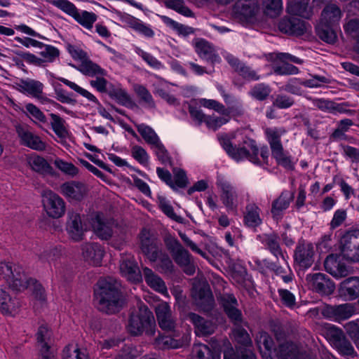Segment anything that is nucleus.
Here are the masks:
<instances>
[{"mask_svg":"<svg viewBox=\"0 0 359 359\" xmlns=\"http://www.w3.org/2000/svg\"><path fill=\"white\" fill-rule=\"evenodd\" d=\"M93 304L102 313H118L126 304L121 282L112 276L100 277L93 286Z\"/></svg>","mask_w":359,"mask_h":359,"instance_id":"f257e3e1","label":"nucleus"},{"mask_svg":"<svg viewBox=\"0 0 359 359\" xmlns=\"http://www.w3.org/2000/svg\"><path fill=\"white\" fill-rule=\"evenodd\" d=\"M220 144L229 156L237 162L248 160L255 165L262 163L259 147L255 140L251 138L245 137L237 147H233L226 137L220 139Z\"/></svg>","mask_w":359,"mask_h":359,"instance_id":"f03ea898","label":"nucleus"},{"mask_svg":"<svg viewBox=\"0 0 359 359\" xmlns=\"http://www.w3.org/2000/svg\"><path fill=\"white\" fill-rule=\"evenodd\" d=\"M156 321L153 313L146 305L141 304L130 315L127 330L133 336L143 332L151 336L155 334Z\"/></svg>","mask_w":359,"mask_h":359,"instance_id":"7ed1b4c3","label":"nucleus"},{"mask_svg":"<svg viewBox=\"0 0 359 359\" xmlns=\"http://www.w3.org/2000/svg\"><path fill=\"white\" fill-rule=\"evenodd\" d=\"M1 277L13 290L22 291L29 287H33V294L41 302L46 301L45 290L36 280L27 278L24 272L20 271H2Z\"/></svg>","mask_w":359,"mask_h":359,"instance_id":"20e7f679","label":"nucleus"},{"mask_svg":"<svg viewBox=\"0 0 359 359\" xmlns=\"http://www.w3.org/2000/svg\"><path fill=\"white\" fill-rule=\"evenodd\" d=\"M191 297L198 311L208 316H212L215 302L210 286L207 281L194 283L191 289Z\"/></svg>","mask_w":359,"mask_h":359,"instance_id":"39448f33","label":"nucleus"},{"mask_svg":"<svg viewBox=\"0 0 359 359\" xmlns=\"http://www.w3.org/2000/svg\"><path fill=\"white\" fill-rule=\"evenodd\" d=\"M216 184L221 191L220 199L228 211H236L243 203L242 191L238 190L231 181L222 175L217 177Z\"/></svg>","mask_w":359,"mask_h":359,"instance_id":"423d86ee","label":"nucleus"},{"mask_svg":"<svg viewBox=\"0 0 359 359\" xmlns=\"http://www.w3.org/2000/svg\"><path fill=\"white\" fill-rule=\"evenodd\" d=\"M138 237L141 252L151 262H155L157 260V236L155 231L143 227Z\"/></svg>","mask_w":359,"mask_h":359,"instance_id":"0eeeda50","label":"nucleus"},{"mask_svg":"<svg viewBox=\"0 0 359 359\" xmlns=\"http://www.w3.org/2000/svg\"><path fill=\"white\" fill-rule=\"evenodd\" d=\"M43 208L48 215L53 218H60L65 212V203L56 193L47 190L42 194Z\"/></svg>","mask_w":359,"mask_h":359,"instance_id":"6e6552de","label":"nucleus"},{"mask_svg":"<svg viewBox=\"0 0 359 359\" xmlns=\"http://www.w3.org/2000/svg\"><path fill=\"white\" fill-rule=\"evenodd\" d=\"M189 111L191 118L196 121L198 125L204 123L208 129L212 130H217L229 121L227 111L226 114L222 116H217L215 115H206L201 109L195 107L190 106Z\"/></svg>","mask_w":359,"mask_h":359,"instance_id":"1a4fd4ad","label":"nucleus"},{"mask_svg":"<svg viewBox=\"0 0 359 359\" xmlns=\"http://www.w3.org/2000/svg\"><path fill=\"white\" fill-rule=\"evenodd\" d=\"M13 53L22 60H25L27 62L39 67L43 66V63L46 62H53L55 59L60 55V50L50 45L46 46L45 50L39 53V54L46 59L37 57L32 53L22 52L21 50H13Z\"/></svg>","mask_w":359,"mask_h":359,"instance_id":"9d476101","label":"nucleus"},{"mask_svg":"<svg viewBox=\"0 0 359 359\" xmlns=\"http://www.w3.org/2000/svg\"><path fill=\"white\" fill-rule=\"evenodd\" d=\"M258 11L256 0H238L232 8V15L241 21H248L255 17Z\"/></svg>","mask_w":359,"mask_h":359,"instance_id":"9b49d317","label":"nucleus"},{"mask_svg":"<svg viewBox=\"0 0 359 359\" xmlns=\"http://www.w3.org/2000/svg\"><path fill=\"white\" fill-rule=\"evenodd\" d=\"M354 313V307L350 304L337 306L326 305L322 310V315L325 318L337 323L348 319Z\"/></svg>","mask_w":359,"mask_h":359,"instance_id":"f8f14e48","label":"nucleus"},{"mask_svg":"<svg viewBox=\"0 0 359 359\" xmlns=\"http://www.w3.org/2000/svg\"><path fill=\"white\" fill-rule=\"evenodd\" d=\"M174 177L168 170L158 168V177L172 189L184 188L188 184L185 171L181 168H174Z\"/></svg>","mask_w":359,"mask_h":359,"instance_id":"ddd939ff","label":"nucleus"},{"mask_svg":"<svg viewBox=\"0 0 359 359\" xmlns=\"http://www.w3.org/2000/svg\"><path fill=\"white\" fill-rule=\"evenodd\" d=\"M329 334L341 355L346 356L354 355V348L346 339L341 329L332 325L329 330Z\"/></svg>","mask_w":359,"mask_h":359,"instance_id":"4468645a","label":"nucleus"},{"mask_svg":"<svg viewBox=\"0 0 359 359\" xmlns=\"http://www.w3.org/2000/svg\"><path fill=\"white\" fill-rule=\"evenodd\" d=\"M60 189L66 197L76 202L81 201L88 191L85 184L76 181L65 182L61 185Z\"/></svg>","mask_w":359,"mask_h":359,"instance_id":"2eb2a0df","label":"nucleus"},{"mask_svg":"<svg viewBox=\"0 0 359 359\" xmlns=\"http://www.w3.org/2000/svg\"><path fill=\"white\" fill-rule=\"evenodd\" d=\"M313 246L304 241L298 244L294 252V261L299 266L309 268L313 262Z\"/></svg>","mask_w":359,"mask_h":359,"instance_id":"dca6fc26","label":"nucleus"},{"mask_svg":"<svg viewBox=\"0 0 359 359\" xmlns=\"http://www.w3.org/2000/svg\"><path fill=\"white\" fill-rule=\"evenodd\" d=\"M165 243L173 259L179 266H186L190 263V254L177 240L168 238L165 240Z\"/></svg>","mask_w":359,"mask_h":359,"instance_id":"f3484780","label":"nucleus"},{"mask_svg":"<svg viewBox=\"0 0 359 359\" xmlns=\"http://www.w3.org/2000/svg\"><path fill=\"white\" fill-rule=\"evenodd\" d=\"M69 219L67 222V230L75 241L83 239V232L86 230V224L83 223L80 214L69 212Z\"/></svg>","mask_w":359,"mask_h":359,"instance_id":"a211bd4d","label":"nucleus"},{"mask_svg":"<svg viewBox=\"0 0 359 359\" xmlns=\"http://www.w3.org/2000/svg\"><path fill=\"white\" fill-rule=\"evenodd\" d=\"M82 254L84 259L94 267H97L104 255V250L97 243H86L82 246Z\"/></svg>","mask_w":359,"mask_h":359,"instance_id":"6ab92c4d","label":"nucleus"},{"mask_svg":"<svg viewBox=\"0 0 359 359\" xmlns=\"http://www.w3.org/2000/svg\"><path fill=\"white\" fill-rule=\"evenodd\" d=\"M16 132L22 145L37 151H43L46 149V144L41 140L40 137L25 129L24 127L17 126Z\"/></svg>","mask_w":359,"mask_h":359,"instance_id":"aec40b11","label":"nucleus"},{"mask_svg":"<svg viewBox=\"0 0 359 359\" xmlns=\"http://www.w3.org/2000/svg\"><path fill=\"white\" fill-rule=\"evenodd\" d=\"M176 323L172 318L170 306L161 302L158 303V327L168 333L176 332Z\"/></svg>","mask_w":359,"mask_h":359,"instance_id":"412c9836","label":"nucleus"},{"mask_svg":"<svg viewBox=\"0 0 359 359\" xmlns=\"http://www.w3.org/2000/svg\"><path fill=\"white\" fill-rule=\"evenodd\" d=\"M278 359H302L303 353L292 341H285L278 344L276 349Z\"/></svg>","mask_w":359,"mask_h":359,"instance_id":"4be33fe9","label":"nucleus"},{"mask_svg":"<svg viewBox=\"0 0 359 359\" xmlns=\"http://www.w3.org/2000/svg\"><path fill=\"white\" fill-rule=\"evenodd\" d=\"M280 32L290 35L299 36L304 33L306 25L303 20L297 18H284L278 24Z\"/></svg>","mask_w":359,"mask_h":359,"instance_id":"5701e85b","label":"nucleus"},{"mask_svg":"<svg viewBox=\"0 0 359 359\" xmlns=\"http://www.w3.org/2000/svg\"><path fill=\"white\" fill-rule=\"evenodd\" d=\"M339 294L348 300H355L359 297V277L346 278L340 284Z\"/></svg>","mask_w":359,"mask_h":359,"instance_id":"b1692460","label":"nucleus"},{"mask_svg":"<svg viewBox=\"0 0 359 359\" xmlns=\"http://www.w3.org/2000/svg\"><path fill=\"white\" fill-rule=\"evenodd\" d=\"M294 198V194L289 191H283L281 194L273 201L271 205V214L275 219L282 217L284 210L288 208Z\"/></svg>","mask_w":359,"mask_h":359,"instance_id":"393cba45","label":"nucleus"},{"mask_svg":"<svg viewBox=\"0 0 359 359\" xmlns=\"http://www.w3.org/2000/svg\"><path fill=\"white\" fill-rule=\"evenodd\" d=\"M189 317L190 321L194 325L197 334L208 336L214 332V327L211 321L195 313H189Z\"/></svg>","mask_w":359,"mask_h":359,"instance_id":"a878e982","label":"nucleus"},{"mask_svg":"<svg viewBox=\"0 0 359 359\" xmlns=\"http://www.w3.org/2000/svg\"><path fill=\"white\" fill-rule=\"evenodd\" d=\"M29 164L32 169L41 175H50L55 177L57 175L53 168L48 163V161L40 156H36L30 158Z\"/></svg>","mask_w":359,"mask_h":359,"instance_id":"bb28decb","label":"nucleus"},{"mask_svg":"<svg viewBox=\"0 0 359 359\" xmlns=\"http://www.w3.org/2000/svg\"><path fill=\"white\" fill-rule=\"evenodd\" d=\"M359 245V230L354 229L346 232L340 239V250L344 257Z\"/></svg>","mask_w":359,"mask_h":359,"instance_id":"cd10ccee","label":"nucleus"},{"mask_svg":"<svg viewBox=\"0 0 359 359\" xmlns=\"http://www.w3.org/2000/svg\"><path fill=\"white\" fill-rule=\"evenodd\" d=\"M341 15V11L337 6H327L322 12L320 24L321 26L331 27L339 21Z\"/></svg>","mask_w":359,"mask_h":359,"instance_id":"c85d7f7f","label":"nucleus"},{"mask_svg":"<svg viewBox=\"0 0 359 359\" xmlns=\"http://www.w3.org/2000/svg\"><path fill=\"white\" fill-rule=\"evenodd\" d=\"M20 307L19 300L16 297H12L8 292L0 290V311L5 314H11Z\"/></svg>","mask_w":359,"mask_h":359,"instance_id":"c756f323","label":"nucleus"},{"mask_svg":"<svg viewBox=\"0 0 359 359\" xmlns=\"http://www.w3.org/2000/svg\"><path fill=\"white\" fill-rule=\"evenodd\" d=\"M261 210L255 203H250L245 208L244 224L250 228H255L262 223Z\"/></svg>","mask_w":359,"mask_h":359,"instance_id":"7c9ffc66","label":"nucleus"},{"mask_svg":"<svg viewBox=\"0 0 359 359\" xmlns=\"http://www.w3.org/2000/svg\"><path fill=\"white\" fill-rule=\"evenodd\" d=\"M308 4L309 0H290L287 4V11L290 14L309 18L312 11Z\"/></svg>","mask_w":359,"mask_h":359,"instance_id":"2f4dec72","label":"nucleus"},{"mask_svg":"<svg viewBox=\"0 0 359 359\" xmlns=\"http://www.w3.org/2000/svg\"><path fill=\"white\" fill-rule=\"evenodd\" d=\"M285 133V130L282 128H267L265 129L264 133L271 152L283 148L280 138Z\"/></svg>","mask_w":359,"mask_h":359,"instance_id":"473e14b6","label":"nucleus"},{"mask_svg":"<svg viewBox=\"0 0 359 359\" xmlns=\"http://www.w3.org/2000/svg\"><path fill=\"white\" fill-rule=\"evenodd\" d=\"M313 285L316 291L323 294H330L332 293L334 285L326 275L316 273L313 276Z\"/></svg>","mask_w":359,"mask_h":359,"instance_id":"72a5a7b5","label":"nucleus"},{"mask_svg":"<svg viewBox=\"0 0 359 359\" xmlns=\"http://www.w3.org/2000/svg\"><path fill=\"white\" fill-rule=\"evenodd\" d=\"M180 337V332L177 331L169 334H161L158 331V348L162 349H175L182 347L181 340L176 339Z\"/></svg>","mask_w":359,"mask_h":359,"instance_id":"f704fd0d","label":"nucleus"},{"mask_svg":"<svg viewBox=\"0 0 359 359\" xmlns=\"http://www.w3.org/2000/svg\"><path fill=\"white\" fill-rule=\"evenodd\" d=\"M70 65L86 76H94L95 75H106V71L101 68L97 64L89 60L88 57L83 60L79 67H76L74 65Z\"/></svg>","mask_w":359,"mask_h":359,"instance_id":"c9c22d12","label":"nucleus"},{"mask_svg":"<svg viewBox=\"0 0 359 359\" xmlns=\"http://www.w3.org/2000/svg\"><path fill=\"white\" fill-rule=\"evenodd\" d=\"M224 359H257L255 354L250 349L245 348H236L232 346L224 351Z\"/></svg>","mask_w":359,"mask_h":359,"instance_id":"e433bc0d","label":"nucleus"},{"mask_svg":"<svg viewBox=\"0 0 359 359\" xmlns=\"http://www.w3.org/2000/svg\"><path fill=\"white\" fill-rule=\"evenodd\" d=\"M158 2L185 17L194 16V13L187 6L183 0H158Z\"/></svg>","mask_w":359,"mask_h":359,"instance_id":"4c0bfd02","label":"nucleus"},{"mask_svg":"<svg viewBox=\"0 0 359 359\" xmlns=\"http://www.w3.org/2000/svg\"><path fill=\"white\" fill-rule=\"evenodd\" d=\"M256 343L259 348H261L262 345L269 355H271L273 351L276 352L277 347L275 346L274 341L271 336L266 331L262 330L257 333Z\"/></svg>","mask_w":359,"mask_h":359,"instance_id":"58836bf2","label":"nucleus"},{"mask_svg":"<svg viewBox=\"0 0 359 359\" xmlns=\"http://www.w3.org/2000/svg\"><path fill=\"white\" fill-rule=\"evenodd\" d=\"M36 336L37 343L40 346L39 349H43V348L46 349L53 348L50 345L52 332L46 325H41L38 329Z\"/></svg>","mask_w":359,"mask_h":359,"instance_id":"ea45409f","label":"nucleus"},{"mask_svg":"<svg viewBox=\"0 0 359 359\" xmlns=\"http://www.w3.org/2000/svg\"><path fill=\"white\" fill-rule=\"evenodd\" d=\"M158 208L171 220L180 224L184 223V219L175 213L170 202L165 198H158Z\"/></svg>","mask_w":359,"mask_h":359,"instance_id":"a19ab883","label":"nucleus"},{"mask_svg":"<svg viewBox=\"0 0 359 359\" xmlns=\"http://www.w3.org/2000/svg\"><path fill=\"white\" fill-rule=\"evenodd\" d=\"M110 97L115 100L119 104L128 108L134 109L137 107L136 103L132 100L127 92L122 88H118L116 92H111Z\"/></svg>","mask_w":359,"mask_h":359,"instance_id":"79ce46f5","label":"nucleus"},{"mask_svg":"<svg viewBox=\"0 0 359 359\" xmlns=\"http://www.w3.org/2000/svg\"><path fill=\"white\" fill-rule=\"evenodd\" d=\"M263 7L266 15L276 18L283 11V3L281 0H264Z\"/></svg>","mask_w":359,"mask_h":359,"instance_id":"37998d69","label":"nucleus"},{"mask_svg":"<svg viewBox=\"0 0 359 359\" xmlns=\"http://www.w3.org/2000/svg\"><path fill=\"white\" fill-rule=\"evenodd\" d=\"M73 18L83 27L91 29L93 23L97 20V16L95 13L86 11H83L80 14L77 11Z\"/></svg>","mask_w":359,"mask_h":359,"instance_id":"c03bdc74","label":"nucleus"},{"mask_svg":"<svg viewBox=\"0 0 359 359\" xmlns=\"http://www.w3.org/2000/svg\"><path fill=\"white\" fill-rule=\"evenodd\" d=\"M271 154L278 165L288 170L293 169L292 158L288 152L284 151L283 148L271 152Z\"/></svg>","mask_w":359,"mask_h":359,"instance_id":"a18cd8bd","label":"nucleus"},{"mask_svg":"<svg viewBox=\"0 0 359 359\" xmlns=\"http://www.w3.org/2000/svg\"><path fill=\"white\" fill-rule=\"evenodd\" d=\"M50 116L52 119L50 125L55 133L60 138L66 137L68 131L65 126V121L53 113L50 114Z\"/></svg>","mask_w":359,"mask_h":359,"instance_id":"49530a36","label":"nucleus"},{"mask_svg":"<svg viewBox=\"0 0 359 359\" xmlns=\"http://www.w3.org/2000/svg\"><path fill=\"white\" fill-rule=\"evenodd\" d=\"M279 238L277 234L272 233L269 235H266L264 243V245L268 248V249L271 251L272 254H273L276 257L280 256L283 259H285L281 249L278 243Z\"/></svg>","mask_w":359,"mask_h":359,"instance_id":"de8ad7c7","label":"nucleus"},{"mask_svg":"<svg viewBox=\"0 0 359 359\" xmlns=\"http://www.w3.org/2000/svg\"><path fill=\"white\" fill-rule=\"evenodd\" d=\"M23 84L25 87V93H27L41 100V98H43L39 96L43 93V85L42 83L33 79H27L25 80Z\"/></svg>","mask_w":359,"mask_h":359,"instance_id":"09e8293b","label":"nucleus"},{"mask_svg":"<svg viewBox=\"0 0 359 359\" xmlns=\"http://www.w3.org/2000/svg\"><path fill=\"white\" fill-rule=\"evenodd\" d=\"M271 93V88L268 85L264 83H257L255 85L248 94L255 100H264Z\"/></svg>","mask_w":359,"mask_h":359,"instance_id":"8fccbe9b","label":"nucleus"},{"mask_svg":"<svg viewBox=\"0 0 359 359\" xmlns=\"http://www.w3.org/2000/svg\"><path fill=\"white\" fill-rule=\"evenodd\" d=\"M137 131L142 138L150 144L157 147V135L155 131L149 126L144 124L137 125Z\"/></svg>","mask_w":359,"mask_h":359,"instance_id":"3c124183","label":"nucleus"},{"mask_svg":"<svg viewBox=\"0 0 359 359\" xmlns=\"http://www.w3.org/2000/svg\"><path fill=\"white\" fill-rule=\"evenodd\" d=\"M217 301L224 313L233 306H238V302L232 293H223L217 297Z\"/></svg>","mask_w":359,"mask_h":359,"instance_id":"603ef678","label":"nucleus"},{"mask_svg":"<svg viewBox=\"0 0 359 359\" xmlns=\"http://www.w3.org/2000/svg\"><path fill=\"white\" fill-rule=\"evenodd\" d=\"M195 50L200 57L205 60L212 56L215 51L210 43L203 39L196 43Z\"/></svg>","mask_w":359,"mask_h":359,"instance_id":"864d4df0","label":"nucleus"},{"mask_svg":"<svg viewBox=\"0 0 359 359\" xmlns=\"http://www.w3.org/2000/svg\"><path fill=\"white\" fill-rule=\"evenodd\" d=\"M198 103L205 108L213 109L222 115L226 114L225 107L215 100L200 98L198 100Z\"/></svg>","mask_w":359,"mask_h":359,"instance_id":"5fc2aeb1","label":"nucleus"},{"mask_svg":"<svg viewBox=\"0 0 359 359\" xmlns=\"http://www.w3.org/2000/svg\"><path fill=\"white\" fill-rule=\"evenodd\" d=\"M49 2L72 18L78 11L75 5L68 0H50Z\"/></svg>","mask_w":359,"mask_h":359,"instance_id":"6e6d98bb","label":"nucleus"},{"mask_svg":"<svg viewBox=\"0 0 359 359\" xmlns=\"http://www.w3.org/2000/svg\"><path fill=\"white\" fill-rule=\"evenodd\" d=\"M193 353L197 359H215L213 351L206 344L195 345Z\"/></svg>","mask_w":359,"mask_h":359,"instance_id":"4d7b16f0","label":"nucleus"},{"mask_svg":"<svg viewBox=\"0 0 359 359\" xmlns=\"http://www.w3.org/2000/svg\"><path fill=\"white\" fill-rule=\"evenodd\" d=\"M344 28L348 35L359 41V18L348 20Z\"/></svg>","mask_w":359,"mask_h":359,"instance_id":"13d9d810","label":"nucleus"},{"mask_svg":"<svg viewBox=\"0 0 359 359\" xmlns=\"http://www.w3.org/2000/svg\"><path fill=\"white\" fill-rule=\"evenodd\" d=\"M54 163L59 170L72 177L76 175L79 172L78 168L72 163H67L62 159H56Z\"/></svg>","mask_w":359,"mask_h":359,"instance_id":"bf43d9fd","label":"nucleus"},{"mask_svg":"<svg viewBox=\"0 0 359 359\" xmlns=\"http://www.w3.org/2000/svg\"><path fill=\"white\" fill-rule=\"evenodd\" d=\"M312 102L313 106L320 110L328 113H334V109H336L335 102L325 99H313Z\"/></svg>","mask_w":359,"mask_h":359,"instance_id":"052dcab7","label":"nucleus"},{"mask_svg":"<svg viewBox=\"0 0 359 359\" xmlns=\"http://www.w3.org/2000/svg\"><path fill=\"white\" fill-rule=\"evenodd\" d=\"M229 320L234 326H237L243 323V317L241 309L238 306H233L227 311L224 312Z\"/></svg>","mask_w":359,"mask_h":359,"instance_id":"680f3d73","label":"nucleus"},{"mask_svg":"<svg viewBox=\"0 0 359 359\" xmlns=\"http://www.w3.org/2000/svg\"><path fill=\"white\" fill-rule=\"evenodd\" d=\"M62 359H89L88 356L79 348L66 346L62 353Z\"/></svg>","mask_w":359,"mask_h":359,"instance_id":"e2e57ef3","label":"nucleus"},{"mask_svg":"<svg viewBox=\"0 0 359 359\" xmlns=\"http://www.w3.org/2000/svg\"><path fill=\"white\" fill-rule=\"evenodd\" d=\"M330 79L323 76L315 75L310 79L302 81V85L308 88H318L323 84L329 83Z\"/></svg>","mask_w":359,"mask_h":359,"instance_id":"0e129e2a","label":"nucleus"},{"mask_svg":"<svg viewBox=\"0 0 359 359\" xmlns=\"http://www.w3.org/2000/svg\"><path fill=\"white\" fill-rule=\"evenodd\" d=\"M278 294L283 304L287 308H293L296 303L295 296L288 290L279 289Z\"/></svg>","mask_w":359,"mask_h":359,"instance_id":"69168bd1","label":"nucleus"},{"mask_svg":"<svg viewBox=\"0 0 359 359\" xmlns=\"http://www.w3.org/2000/svg\"><path fill=\"white\" fill-rule=\"evenodd\" d=\"M237 72H238L239 75L248 81H257L260 79V76L255 70H253L251 67L245 65L244 64L241 65Z\"/></svg>","mask_w":359,"mask_h":359,"instance_id":"338daca9","label":"nucleus"},{"mask_svg":"<svg viewBox=\"0 0 359 359\" xmlns=\"http://www.w3.org/2000/svg\"><path fill=\"white\" fill-rule=\"evenodd\" d=\"M345 329L348 336L357 344L359 342V324L354 321L349 322L346 325Z\"/></svg>","mask_w":359,"mask_h":359,"instance_id":"774afa93","label":"nucleus"}]
</instances>
